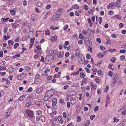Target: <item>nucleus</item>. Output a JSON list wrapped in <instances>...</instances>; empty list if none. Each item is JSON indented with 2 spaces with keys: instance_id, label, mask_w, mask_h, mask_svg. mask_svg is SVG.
<instances>
[{
  "instance_id": "nucleus-7",
  "label": "nucleus",
  "mask_w": 126,
  "mask_h": 126,
  "mask_svg": "<svg viewBox=\"0 0 126 126\" xmlns=\"http://www.w3.org/2000/svg\"><path fill=\"white\" fill-rule=\"evenodd\" d=\"M84 43L87 46L89 45H90L91 44L90 41L88 38H85L84 39Z\"/></svg>"
},
{
  "instance_id": "nucleus-21",
  "label": "nucleus",
  "mask_w": 126,
  "mask_h": 126,
  "mask_svg": "<svg viewBox=\"0 0 126 126\" xmlns=\"http://www.w3.org/2000/svg\"><path fill=\"white\" fill-rule=\"evenodd\" d=\"M26 96L25 95H22L19 98V100L20 101L23 100L25 97Z\"/></svg>"
},
{
  "instance_id": "nucleus-27",
  "label": "nucleus",
  "mask_w": 126,
  "mask_h": 126,
  "mask_svg": "<svg viewBox=\"0 0 126 126\" xmlns=\"http://www.w3.org/2000/svg\"><path fill=\"white\" fill-rule=\"evenodd\" d=\"M97 87V86L96 85H93V86H91V89L92 90L93 89H96Z\"/></svg>"
},
{
  "instance_id": "nucleus-44",
  "label": "nucleus",
  "mask_w": 126,
  "mask_h": 126,
  "mask_svg": "<svg viewBox=\"0 0 126 126\" xmlns=\"http://www.w3.org/2000/svg\"><path fill=\"white\" fill-rule=\"evenodd\" d=\"M7 26H5L4 27V30L3 31L4 32V33H5L7 32Z\"/></svg>"
},
{
  "instance_id": "nucleus-8",
  "label": "nucleus",
  "mask_w": 126,
  "mask_h": 126,
  "mask_svg": "<svg viewBox=\"0 0 126 126\" xmlns=\"http://www.w3.org/2000/svg\"><path fill=\"white\" fill-rule=\"evenodd\" d=\"M48 53L49 54V55H48L47 57H47H49L48 58L49 59H50V58H51V56H52V57L53 56V50H50L48 52Z\"/></svg>"
},
{
  "instance_id": "nucleus-53",
  "label": "nucleus",
  "mask_w": 126,
  "mask_h": 126,
  "mask_svg": "<svg viewBox=\"0 0 126 126\" xmlns=\"http://www.w3.org/2000/svg\"><path fill=\"white\" fill-rule=\"evenodd\" d=\"M6 68L5 66L3 67H1L0 66V70L2 69H3L4 70H5L6 69Z\"/></svg>"
},
{
  "instance_id": "nucleus-30",
  "label": "nucleus",
  "mask_w": 126,
  "mask_h": 126,
  "mask_svg": "<svg viewBox=\"0 0 126 126\" xmlns=\"http://www.w3.org/2000/svg\"><path fill=\"white\" fill-rule=\"evenodd\" d=\"M31 104H32V103L31 102H29L27 103L26 104L25 106H26V107H29L30 106H31Z\"/></svg>"
},
{
  "instance_id": "nucleus-57",
  "label": "nucleus",
  "mask_w": 126,
  "mask_h": 126,
  "mask_svg": "<svg viewBox=\"0 0 126 126\" xmlns=\"http://www.w3.org/2000/svg\"><path fill=\"white\" fill-rule=\"evenodd\" d=\"M5 82L7 84H9L10 83V81L7 78L6 79Z\"/></svg>"
},
{
  "instance_id": "nucleus-46",
  "label": "nucleus",
  "mask_w": 126,
  "mask_h": 126,
  "mask_svg": "<svg viewBox=\"0 0 126 126\" xmlns=\"http://www.w3.org/2000/svg\"><path fill=\"white\" fill-rule=\"evenodd\" d=\"M68 27V25H67L65 26L63 28L64 30V31L66 30Z\"/></svg>"
},
{
  "instance_id": "nucleus-25",
  "label": "nucleus",
  "mask_w": 126,
  "mask_h": 126,
  "mask_svg": "<svg viewBox=\"0 0 126 126\" xmlns=\"http://www.w3.org/2000/svg\"><path fill=\"white\" fill-rule=\"evenodd\" d=\"M10 13L11 15H14L15 14V11L13 10H10Z\"/></svg>"
},
{
  "instance_id": "nucleus-43",
  "label": "nucleus",
  "mask_w": 126,
  "mask_h": 126,
  "mask_svg": "<svg viewBox=\"0 0 126 126\" xmlns=\"http://www.w3.org/2000/svg\"><path fill=\"white\" fill-rule=\"evenodd\" d=\"M98 108L99 107L98 106H96L94 109V111H97L98 110Z\"/></svg>"
},
{
  "instance_id": "nucleus-47",
  "label": "nucleus",
  "mask_w": 126,
  "mask_h": 126,
  "mask_svg": "<svg viewBox=\"0 0 126 126\" xmlns=\"http://www.w3.org/2000/svg\"><path fill=\"white\" fill-rule=\"evenodd\" d=\"M8 43L9 44H11L13 45L14 44V42L13 41L10 40L8 41Z\"/></svg>"
},
{
  "instance_id": "nucleus-34",
  "label": "nucleus",
  "mask_w": 126,
  "mask_h": 126,
  "mask_svg": "<svg viewBox=\"0 0 126 126\" xmlns=\"http://www.w3.org/2000/svg\"><path fill=\"white\" fill-rule=\"evenodd\" d=\"M108 74L109 76L111 77H112L113 75L112 73L110 71L109 72Z\"/></svg>"
},
{
  "instance_id": "nucleus-38",
  "label": "nucleus",
  "mask_w": 126,
  "mask_h": 126,
  "mask_svg": "<svg viewBox=\"0 0 126 126\" xmlns=\"http://www.w3.org/2000/svg\"><path fill=\"white\" fill-rule=\"evenodd\" d=\"M114 122H118L119 120L118 119H117L116 117H114L113 118Z\"/></svg>"
},
{
  "instance_id": "nucleus-58",
  "label": "nucleus",
  "mask_w": 126,
  "mask_h": 126,
  "mask_svg": "<svg viewBox=\"0 0 126 126\" xmlns=\"http://www.w3.org/2000/svg\"><path fill=\"white\" fill-rule=\"evenodd\" d=\"M75 15L78 16H79V12L77 11H75Z\"/></svg>"
},
{
  "instance_id": "nucleus-14",
  "label": "nucleus",
  "mask_w": 126,
  "mask_h": 126,
  "mask_svg": "<svg viewBox=\"0 0 126 126\" xmlns=\"http://www.w3.org/2000/svg\"><path fill=\"white\" fill-rule=\"evenodd\" d=\"M62 10L63 9L62 8H60L58 10L57 13L59 14H60V15H61L63 12Z\"/></svg>"
},
{
  "instance_id": "nucleus-4",
  "label": "nucleus",
  "mask_w": 126,
  "mask_h": 126,
  "mask_svg": "<svg viewBox=\"0 0 126 126\" xmlns=\"http://www.w3.org/2000/svg\"><path fill=\"white\" fill-rule=\"evenodd\" d=\"M40 76L39 74H37L35 78V80L34 81V83L35 84H37L40 80Z\"/></svg>"
},
{
  "instance_id": "nucleus-63",
  "label": "nucleus",
  "mask_w": 126,
  "mask_h": 126,
  "mask_svg": "<svg viewBox=\"0 0 126 126\" xmlns=\"http://www.w3.org/2000/svg\"><path fill=\"white\" fill-rule=\"evenodd\" d=\"M113 13V11H110L109 12V15H112Z\"/></svg>"
},
{
  "instance_id": "nucleus-48",
  "label": "nucleus",
  "mask_w": 126,
  "mask_h": 126,
  "mask_svg": "<svg viewBox=\"0 0 126 126\" xmlns=\"http://www.w3.org/2000/svg\"><path fill=\"white\" fill-rule=\"evenodd\" d=\"M126 52V50L124 49L120 50L119 52L120 53H124Z\"/></svg>"
},
{
  "instance_id": "nucleus-28",
  "label": "nucleus",
  "mask_w": 126,
  "mask_h": 126,
  "mask_svg": "<svg viewBox=\"0 0 126 126\" xmlns=\"http://www.w3.org/2000/svg\"><path fill=\"white\" fill-rule=\"evenodd\" d=\"M114 80H113V84H112L113 85H114L117 82V78H116V79H115V77H114Z\"/></svg>"
},
{
  "instance_id": "nucleus-40",
  "label": "nucleus",
  "mask_w": 126,
  "mask_h": 126,
  "mask_svg": "<svg viewBox=\"0 0 126 126\" xmlns=\"http://www.w3.org/2000/svg\"><path fill=\"white\" fill-rule=\"evenodd\" d=\"M79 72L78 71L77 72L73 73L72 74H71V75L73 76H74L75 75H77L79 74Z\"/></svg>"
},
{
  "instance_id": "nucleus-9",
  "label": "nucleus",
  "mask_w": 126,
  "mask_h": 126,
  "mask_svg": "<svg viewBox=\"0 0 126 126\" xmlns=\"http://www.w3.org/2000/svg\"><path fill=\"white\" fill-rule=\"evenodd\" d=\"M63 55L64 52L63 51L60 52H59L57 54L58 57L59 58H61L63 56Z\"/></svg>"
},
{
  "instance_id": "nucleus-42",
  "label": "nucleus",
  "mask_w": 126,
  "mask_h": 126,
  "mask_svg": "<svg viewBox=\"0 0 126 126\" xmlns=\"http://www.w3.org/2000/svg\"><path fill=\"white\" fill-rule=\"evenodd\" d=\"M50 32L48 30H47L46 31L45 34L47 35H49Z\"/></svg>"
},
{
  "instance_id": "nucleus-36",
  "label": "nucleus",
  "mask_w": 126,
  "mask_h": 126,
  "mask_svg": "<svg viewBox=\"0 0 126 126\" xmlns=\"http://www.w3.org/2000/svg\"><path fill=\"white\" fill-rule=\"evenodd\" d=\"M19 45V44L18 43H16L14 45V48L16 49L17 48V47Z\"/></svg>"
},
{
  "instance_id": "nucleus-61",
  "label": "nucleus",
  "mask_w": 126,
  "mask_h": 126,
  "mask_svg": "<svg viewBox=\"0 0 126 126\" xmlns=\"http://www.w3.org/2000/svg\"><path fill=\"white\" fill-rule=\"evenodd\" d=\"M51 7V6L50 5H47L46 7V8L47 9H49Z\"/></svg>"
},
{
  "instance_id": "nucleus-49",
  "label": "nucleus",
  "mask_w": 126,
  "mask_h": 126,
  "mask_svg": "<svg viewBox=\"0 0 126 126\" xmlns=\"http://www.w3.org/2000/svg\"><path fill=\"white\" fill-rule=\"evenodd\" d=\"M114 6L113 4V3H111L109 4V6L110 7H113Z\"/></svg>"
},
{
  "instance_id": "nucleus-45",
  "label": "nucleus",
  "mask_w": 126,
  "mask_h": 126,
  "mask_svg": "<svg viewBox=\"0 0 126 126\" xmlns=\"http://www.w3.org/2000/svg\"><path fill=\"white\" fill-rule=\"evenodd\" d=\"M24 69H25L27 70H29L30 69V67L28 66H26L24 67Z\"/></svg>"
},
{
  "instance_id": "nucleus-54",
  "label": "nucleus",
  "mask_w": 126,
  "mask_h": 126,
  "mask_svg": "<svg viewBox=\"0 0 126 126\" xmlns=\"http://www.w3.org/2000/svg\"><path fill=\"white\" fill-rule=\"evenodd\" d=\"M86 126H88L90 124V122L89 120H87L86 122Z\"/></svg>"
},
{
  "instance_id": "nucleus-37",
  "label": "nucleus",
  "mask_w": 126,
  "mask_h": 126,
  "mask_svg": "<svg viewBox=\"0 0 126 126\" xmlns=\"http://www.w3.org/2000/svg\"><path fill=\"white\" fill-rule=\"evenodd\" d=\"M8 70L10 72L12 73L13 72V68L12 67H9L8 68Z\"/></svg>"
},
{
  "instance_id": "nucleus-60",
  "label": "nucleus",
  "mask_w": 126,
  "mask_h": 126,
  "mask_svg": "<svg viewBox=\"0 0 126 126\" xmlns=\"http://www.w3.org/2000/svg\"><path fill=\"white\" fill-rule=\"evenodd\" d=\"M3 56V53L2 51H1L0 52V57L2 58Z\"/></svg>"
},
{
  "instance_id": "nucleus-1",
  "label": "nucleus",
  "mask_w": 126,
  "mask_h": 126,
  "mask_svg": "<svg viewBox=\"0 0 126 126\" xmlns=\"http://www.w3.org/2000/svg\"><path fill=\"white\" fill-rule=\"evenodd\" d=\"M54 90L53 89H51L47 91L45 94L44 100L45 101L48 100L54 95Z\"/></svg>"
},
{
  "instance_id": "nucleus-3",
  "label": "nucleus",
  "mask_w": 126,
  "mask_h": 126,
  "mask_svg": "<svg viewBox=\"0 0 126 126\" xmlns=\"http://www.w3.org/2000/svg\"><path fill=\"white\" fill-rule=\"evenodd\" d=\"M82 58H83L84 59V56L82 54L79 55V56L78 57L79 62L80 63L83 64L84 62V60H82Z\"/></svg>"
},
{
  "instance_id": "nucleus-33",
  "label": "nucleus",
  "mask_w": 126,
  "mask_h": 126,
  "mask_svg": "<svg viewBox=\"0 0 126 126\" xmlns=\"http://www.w3.org/2000/svg\"><path fill=\"white\" fill-rule=\"evenodd\" d=\"M40 115H38L37 116L36 118V119L37 121H39L40 119H41V116H40Z\"/></svg>"
},
{
  "instance_id": "nucleus-5",
  "label": "nucleus",
  "mask_w": 126,
  "mask_h": 126,
  "mask_svg": "<svg viewBox=\"0 0 126 126\" xmlns=\"http://www.w3.org/2000/svg\"><path fill=\"white\" fill-rule=\"evenodd\" d=\"M26 76V74L24 73H22L19 75L17 77L18 79L20 80L22 79Z\"/></svg>"
},
{
  "instance_id": "nucleus-22",
  "label": "nucleus",
  "mask_w": 126,
  "mask_h": 126,
  "mask_svg": "<svg viewBox=\"0 0 126 126\" xmlns=\"http://www.w3.org/2000/svg\"><path fill=\"white\" fill-rule=\"evenodd\" d=\"M42 102L41 101H37L35 102L36 105L39 106H40L42 105Z\"/></svg>"
},
{
  "instance_id": "nucleus-12",
  "label": "nucleus",
  "mask_w": 126,
  "mask_h": 126,
  "mask_svg": "<svg viewBox=\"0 0 126 126\" xmlns=\"http://www.w3.org/2000/svg\"><path fill=\"white\" fill-rule=\"evenodd\" d=\"M35 40V38L34 37L31 38L30 39V41L31 42V44L30 46H32L33 45L34 43V41Z\"/></svg>"
},
{
  "instance_id": "nucleus-11",
  "label": "nucleus",
  "mask_w": 126,
  "mask_h": 126,
  "mask_svg": "<svg viewBox=\"0 0 126 126\" xmlns=\"http://www.w3.org/2000/svg\"><path fill=\"white\" fill-rule=\"evenodd\" d=\"M76 94V92L74 90H72L71 91L70 94V96H73L75 95Z\"/></svg>"
},
{
  "instance_id": "nucleus-59",
  "label": "nucleus",
  "mask_w": 126,
  "mask_h": 126,
  "mask_svg": "<svg viewBox=\"0 0 126 126\" xmlns=\"http://www.w3.org/2000/svg\"><path fill=\"white\" fill-rule=\"evenodd\" d=\"M81 117L80 116H79L78 117L77 121V122H79L81 121Z\"/></svg>"
},
{
  "instance_id": "nucleus-13",
  "label": "nucleus",
  "mask_w": 126,
  "mask_h": 126,
  "mask_svg": "<svg viewBox=\"0 0 126 126\" xmlns=\"http://www.w3.org/2000/svg\"><path fill=\"white\" fill-rule=\"evenodd\" d=\"M12 26V27L16 29V28L17 27H18V25H19L18 24H17L16 23H12L11 24Z\"/></svg>"
},
{
  "instance_id": "nucleus-15",
  "label": "nucleus",
  "mask_w": 126,
  "mask_h": 126,
  "mask_svg": "<svg viewBox=\"0 0 126 126\" xmlns=\"http://www.w3.org/2000/svg\"><path fill=\"white\" fill-rule=\"evenodd\" d=\"M58 119L59 122L60 123H63V120L61 117L60 116H59L58 117Z\"/></svg>"
},
{
  "instance_id": "nucleus-23",
  "label": "nucleus",
  "mask_w": 126,
  "mask_h": 126,
  "mask_svg": "<svg viewBox=\"0 0 126 126\" xmlns=\"http://www.w3.org/2000/svg\"><path fill=\"white\" fill-rule=\"evenodd\" d=\"M97 56L98 58H101L104 56V55L102 53H100L98 54Z\"/></svg>"
},
{
  "instance_id": "nucleus-50",
  "label": "nucleus",
  "mask_w": 126,
  "mask_h": 126,
  "mask_svg": "<svg viewBox=\"0 0 126 126\" xmlns=\"http://www.w3.org/2000/svg\"><path fill=\"white\" fill-rule=\"evenodd\" d=\"M95 81L98 83H99L100 82L99 79H95Z\"/></svg>"
},
{
  "instance_id": "nucleus-26",
  "label": "nucleus",
  "mask_w": 126,
  "mask_h": 126,
  "mask_svg": "<svg viewBox=\"0 0 126 126\" xmlns=\"http://www.w3.org/2000/svg\"><path fill=\"white\" fill-rule=\"evenodd\" d=\"M109 87L108 85H107L105 88V90H104V92H105L106 93L108 91L109 89Z\"/></svg>"
},
{
  "instance_id": "nucleus-64",
  "label": "nucleus",
  "mask_w": 126,
  "mask_h": 126,
  "mask_svg": "<svg viewBox=\"0 0 126 126\" xmlns=\"http://www.w3.org/2000/svg\"><path fill=\"white\" fill-rule=\"evenodd\" d=\"M95 117V116L94 115H93L90 116V118L92 120Z\"/></svg>"
},
{
  "instance_id": "nucleus-19",
  "label": "nucleus",
  "mask_w": 126,
  "mask_h": 126,
  "mask_svg": "<svg viewBox=\"0 0 126 126\" xmlns=\"http://www.w3.org/2000/svg\"><path fill=\"white\" fill-rule=\"evenodd\" d=\"M110 98L109 97L107 96L106 100V103L107 104H109L110 103V101L109 100Z\"/></svg>"
},
{
  "instance_id": "nucleus-18",
  "label": "nucleus",
  "mask_w": 126,
  "mask_h": 126,
  "mask_svg": "<svg viewBox=\"0 0 126 126\" xmlns=\"http://www.w3.org/2000/svg\"><path fill=\"white\" fill-rule=\"evenodd\" d=\"M58 52V51L57 50H55L54 51H53V54L52 57L53 58L57 54Z\"/></svg>"
},
{
  "instance_id": "nucleus-16",
  "label": "nucleus",
  "mask_w": 126,
  "mask_h": 126,
  "mask_svg": "<svg viewBox=\"0 0 126 126\" xmlns=\"http://www.w3.org/2000/svg\"><path fill=\"white\" fill-rule=\"evenodd\" d=\"M113 18H114L116 19H120L121 18V16L119 15H117L114 16Z\"/></svg>"
},
{
  "instance_id": "nucleus-17",
  "label": "nucleus",
  "mask_w": 126,
  "mask_h": 126,
  "mask_svg": "<svg viewBox=\"0 0 126 126\" xmlns=\"http://www.w3.org/2000/svg\"><path fill=\"white\" fill-rule=\"evenodd\" d=\"M79 6L77 4H75L71 8L72 10L73 9H79Z\"/></svg>"
},
{
  "instance_id": "nucleus-32",
  "label": "nucleus",
  "mask_w": 126,
  "mask_h": 126,
  "mask_svg": "<svg viewBox=\"0 0 126 126\" xmlns=\"http://www.w3.org/2000/svg\"><path fill=\"white\" fill-rule=\"evenodd\" d=\"M75 102V99L73 98L71 101V103L72 105H73Z\"/></svg>"
},
{
  "instance_id": "nucleus-35",
  "label": "nucleus",
  "mask_w": 126,
  "mask_h": 126,
  "mask_svg": "<svg viewBox=\"0 0 126 126\" xmlns=\"http://www.w3.org/2000/svg\"><path fill=\"white\" fill-rule=\"evenodd\" d=\"M120 0H117L116 2V4H118V6H117V7L119 8L120 6L119 5V4H120Z\"/></svg>"
},
{
  "instance_id": "nucleus-56",
  "label": "nucleus",
  "mask_w": 126,
  "mask_h": 126,
  "mask_svg": "<svg viewBox=\"0 0 126 126\" xmlns=\"http://www.w3.org/2000/svg\"><path fill=\"white\" fill-rule=\"evenodd\" d=\"M126 123V120H123L121 123V124L122 125H125Z\"/></svg>"
},
{
  "instance_id": "nucleus-29",
  "label": "nucleus",
  "mask_w": 126,
  "mask_h": 126,
  "mask_svg": "<svg viewBox=\"0 0 126 126\" xmlns=\"http://www.w3.org/2000/svg\"><path fill=\"white\" fill-rule=\"evenodd\" d=\"M125 57L124 55L121 56L120 58V60L122 61H123L125 60Z\"/></svg>"
},
{
  "instance_id": "nucleus-62",
  "label": "nucleus",
  "mask_w": 126,
  "mask_h": 126,
  "mask_svg": "<svg viewBox=\"0 0 126 126\" xmlns=\"http://www.w3.org/2000/svg\"><path fill=\"white\" fill-rule=\"evenodd\" d=\"M42 113V111L40 110H39L37 111V113L38 115H41L40 114Z\"/></svg>"
},
{
  "instance_id": "nucleus-55",
  "label": "nucleus",
  "mask_w": 126,
  "mask_h": 126,
  "mask_svg": "<svg viewBox=\"0 0 126 126\" xmlns=\"http://www.w3.org/2000/svg\"><path fill=\"white\" fill-rule=\"evenodd\" d=\"M52 78L51 76H48L47 79V80H50Z\"/></svg>"
},
{
  "instance_id": "nucleus-31",
  "label": "nucleus",
  "mask_w": 126,
  "mask_h": 126,
  "mask_svg": "<svg viewBox=\"0 0 126 126\" xmlns=\"http://www.w3.org/2000/svg\"><path fill=\"white\" fill-rule=\"evenodd\" d=\"M100 48L101 50H104L106 49V48L102 46H100Z\"/></svg>"
},
{
  "instance_id": "nucleus-41",
  "label": "nucleus",
  "mask_w": 126,
  "mask_h": 126,
  "mask_svg": "<svg viewBox=\"0 0 126 126\" xmlns=\"http://www.w3.org/2000/svg\"><path fill=\"white\" fill-rule=\"evenodd\" d=\"M22 52L21 53V54H22L24 52L25 50H26L27 49V48L26 47H22Z\"/></svg>"
},
{
  "instance_id": "nucleus-52",
  "label": "nucleus",
  "mask_w": 126,
  "mask_h": 126,
  "mask_svg": "<svg viewBox=\"0 0 126 126\" xmlns=\"http://www.w3.org/2000/svg\"><path fill=\"white\" fill-rule=\"evenodd\" d=\"M98 73L99 74V75L101 76L102 75V71L101 70H98Z\"/></svg>"
},
{
  "instance_id": "nucleus-6",
  "label": "nucleus",
  "mask_w": 126,
  "mask_h": 126,
  "mask_svg": "<svg viewBox=\"0 0 126 126\" xmlns=\"http://www.w3.org/2000/svg\"><path fill=\"white\" fill-rule=\"evenodd\" d=\"M60 16V14L56 13L53 16V18L54 20H57L59 18Z\"/></svg>"
},
{
  "instance_id": "nucleus-24",
  "label": "nucleus",
  "mask_w": 126,
  "mask_h": 126,
  "mask_svg": "<svg viewBox=\"0 0 126 126\" xmlns=\"http://www.w3.org/2000/svg\"><path fill=\"white\" fill-rule=\"evenodd\" d=\"M116 59L115 57H112L110 59L111 61L113 63H114L116 61Z\"/></svg>"
},
{
  "instance_id": "nucleus-51",
  "label": "nucleus",
  "mask_w": 126,
  "mask_h": 126,
  "mask_svg": "<svg viewBox=\"0 0 126 126\" xmlns=\"http://www.w3.org/2000/svg\"><path fill=\"white\" fill-rule=\"evenodd\" d=\"M80 77L82 78H83L85 77V75L84 73H81L80 74Z\"/></svg>"
},
{
  "instance_id": "nucleus-20",
  "label": "nucleus",
  "mask_w": 126,
  "mask_h": 126,
  "mask_svg": "<svg viewBox=\"0 0 126 126\" xmlns=\"http://www.w3.org/2000/svg\"><path fill=\"white\" fill-rule=\"evenodd\" d=\"M36 6L38 7H40L42 6V3L38 1L37 3Z\"/></svg>"
},
{
  "instance_id": "nucleus-39",
  "label": "nucleus",
  "mask_w": 126,
  "mask_h": 126,
  "mask_svg": "<svg viewBox=\"0 0 126 126\" xmlns=\"http://www.w3.org/2000/svg\"><path fill=\"white\" fill-rule=\"evenodd\" d=\"M32 91V88L31 87L29 88L26 91L28 92H30Z\"/></svg>"
},
{
  "instance_id": "nucleus-10",
  "label": "nucleus",
  "mask_w": 126,
  "mask_h": 126,
  "mask_svg": "<svg viewBox=\"0 0 126 126\" xmlns=\"http://www.w3.org/2000/svg\"><path fill=\"white\" fill-rule=\"evenodd\" d=\"M57 39V37L55 36H54L51 37V41L53 42H54Z\"/></svg>"
},
{
  "instance_id": "nucleus-2",
  "label": "nucleus",
  "mask_w": 126,
  "mask_h": 126,
  "mask_svg": "<svg viewBox=\"0 0 126 126\" xmlns=\"http://www.w3.org/2000/svg\"><path fill=\"white\" fill-rule=\"evenodd\" d=\"M25 112L30 118H33L34 116L32 111L29 109H27L25 111Z\"/></svg>"
}]
</instances>
